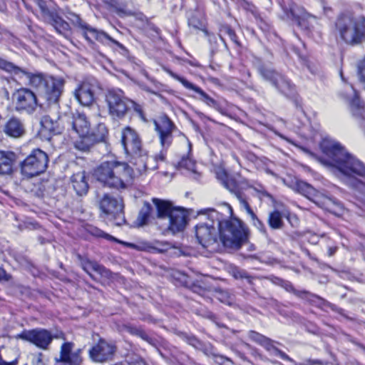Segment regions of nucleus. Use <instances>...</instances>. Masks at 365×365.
I'll return each mask as SVG.
<instances>
[{
	"instance_id": "nucleus-1",
	"label": "nucleus",
	"mask_w": 365,
	"mask_h": 365,
	"mask_svg": "<svg viewBox=\"0 0 365 365\" xmlns=\"http://www.w3.org/2000/svg\"><path fill=\"white\" fill-rule=\"evenodd\" d=\"M320 148L327 160L320 159V162L330 166L346 177V183L352 187L361 191L364 190L365 184L356 178H351L352 175H365V165L359 160L348 154L340 143L325 138Z\"/></svg>"
},
{
	"instance_id": "nucleus-2",
	"label": "nucleus",
	"mask_w": 365,
	"mask_h": 365,
	"mask_svg": "<svg viewBox=\"0 0 365 365\" xmlns=\"http://www.w3.org/2000/svg\"><path fill=\"white\" fill-rule=\"evenodd\" d=\"M93 175L104 186L120 190L127 188L131 183L133 170L128 163L113 160L101 163L95 169Z\"/></svg>"
},
{
	"instance_id": "nucleus-3",
	"label": "nucleus",
	"mask_w": 365,
	"mask_h": 365,
	"mask_svg": "<svg viewBox=\"0 0 365 365\" xmlns=\"http://www.w3.org/2000/svg\"><path fill=\"white\" fill-rule=\"evenodd\" d=\"M153 123L162 150L155 158L148 157L146 153V158H144L145 161L141 159L134 160V165L140 175L145 173L147 170L157 169L158 166L155 165L157 160L164 161L165 160L167 150L173 142V131L176 128L173 121L165 115L159 116L154 120Z\"/></svg>"
},
{
	"instance_id": "nucleus-4",
	"label": "nucleus",
	"mask_w": 365,
	"mask_h": 365,
	"mask_svg": "<svg viewBox=\"0 0 365 365\" xmlns=\"http://www.w3.org/2000/svg\"><path fill=\"white\" fill-rule=\"evenodd\" d=\"M210 217L216 220V225L220 234V240L229 248L239 249L247 241V235L242 222L236 217L224 220L220 210H210Z\"/></svg>"
},
{
	"instance_id": "nucleus-5",
	"label": "nucleus",
	"mask_w": 365,
	"mask_h": 365,
	"mask_svg": "<svg viewBox=\"0 0 365 365\" xmlns=\"http://www.w3.org/2000/svg\"><path fill=\"white\" fill-rule=\"evenodd\" d=\"M336 28L341 39L347 44L355 46L365 41V18L351 14L340 16Z\"/></svg>"
},
{
	"instance_id": "nucleus-6",
	"label": "nucleus",
	"mask_w": 365,
	"mask_h": 365,
	"mask_svg": "<svg viewBox=\"0 0 365 365\" xmlns=\"http://www.w3.org/2000/svg\"><path fill=\"white\" fill-rule=\"evenodd\" d=\"M213 208L202 209L197 212L199 215L205 216V221L195 225V236L199 244L210 252L218 249L220 234L216 225V220L209 216L208 212Z\"/></svg>"
},
{
	"instance_id": "nucleus-7",
	"label": "nucleus",
	"mask_w": 365,
	"mask_h": 365,
	"mask_svg": "<svg viewBox=\"0 0 365 365\" xmlns=\"http://www.w3.org/2000/svg\"><path fill=\"white\" fill-rule=\"evenodd\" d=\"M153 202L157 210V217L168 220V228L173 233L181 232L185 227L187 214L180 207H175L165 200L153 198Z\"/></svg>"
},
{
	"instance_id": "nucleus-8",
	"label": "nucleus",
	"mask_w": 365,
	"mask_h": 365,
	"mask_svg": "<svg viewBox=\"0 0 365 365\" xmlns=\"http://www.w3.org/2000/svg\"><path fill=\"white\" fill-rule=\"evenodd\" d=\"M97 202L101 213L114 224L120 226L125 223L124 204L122 198L109 193L98 195Z\"/></svg>"
},
{
	"instance_id": "nucleus-9",
	"label": "nucleus",
	"mask_w": 365,
	"mask_h": 365,
	"mask_svg": "<svg viewBox=\"0 0 365 365\" xmlns=\"http://www.w3.org/2000/svg\"><path fill=\"white\" fill-rule=\"evenodd\" d=\"M67 18L75 26L81 29L83 36L88 41L92 42L93 40L95 39L106 45H109V43H112L122 50L125 49L122 43L113 39L104 31H98L91 27L84 22L78 15L74 13H69Z\"/></svg>"
},
{
	"instance_id": "nucleus-10",
	"label": "nucleus",
	"mask_w": 365,
	"mask_h": 365,
	"mask_svg": "<svg viewBox=\"0 0 365 365\" xmlns=\"http://www.w3.org/2000/svg\"><path fill=\"white\" fill-rule=\"evenodd\" d=\"M16 338L29 341L43 350L48 348L53 339L66 340L65 334L62 331H57L53 334L47 329L40 328L25 330L18 334Z\"/></svg>"
},
{
	"instance_id": "nucleus-11",
	"label": "nucleus",
	"mask_w": 365,
	"mask_h": 365,
	"mask_svg": "<svg viewBox=\"0 0 365 365\" xmlns=\"http://www.w3.org/2000/svg\"><path fill=\"white\" fill-rule=\"evenodd\" d=\"M47 154L40 149H36L22 162L21 165L22 174L27 178H33L43 173L48 165Z\"/></svg>"
},
{
	"instance_id": "nucleus-12",
	"label": "nucleus",
	"mask_w": 365,
	"mask_h": 365,
	"mask_svg": "<svg viewBox=\"0 0 365 365\" xmlns=\"http://www.w3.org/2000/svg\"><path fill=\"white\" fill-rule=\"evenodd\" d=\"M121 143L127 155L133 160L145 161L146 150L142 146L141 140L137 132L130 127H126L121 133Z\"/></svg>"
},
{
	"instance_id": "nucleus-13",
	"label": "nucleus",
	"mask_w": 365,
	"mask_h": 365,
	"mask_svg": "<svg viewBox=\"0 0 365 365\" xmlns=\"http://www.w3.org/2000/svg\"><path fill=\"white\" fill-rule=\"evenodd\" d=\"M15 109L20 113L33 114L39 106L36 95L29 88H21L12 95Z\"/></svg>"
},
{
	"instance_id": "nucleus-14",
	"label": "nucleus",
	"mask_w": 365,
	"mask_h": 365,
	"mask_svg": "<svg viewBox=\"0 0 365 365\" xmlns=\"http://www.w3.org/2000/svg\"><path fill=\"white\" fill-rule=\"evenodd\" d=\"M106 101L109 113L113 118H122L128 110L130 100L124 96L123 92L120 89L109 90L106 94Z\"/></svg>"
},
{
	"instance_id": "nucleus-15",
	"label": "nucleus",
	"mask_w": 365,
	"mask_h": 365,
	"mask_svg": "<svg viewBox=\"0 0 365 365\" xmlns=\"http://www.w3.org/2000/svg\"><path fill=\"white\" fill-rule=\"evenodd\" d=\"M64 84L65 81L63 78L48 76L41 93L48 103H56L63 91Z\"/></svg>"
},
{
	"instance_id": "nucleus-16",
	"label": "nucleus",
	"mask_w": 365,
	"mask_h": 365,
	"mask_svg": "<svg viewBox=\"0 0 365 365\" xmlns=\"http://www.w3.org/2000/svg\"><path fill=\"white\" fill-rule=\"evenodd\" d=\"M116 351L115 346L103 339H100L98 342L89 350L90 359L98 363H103L113 359Z\"/></svg>"
},
{
	"instance_id": "nucleus-17",
	"label": "nucleus",
	"mask_w": 365,
	"mask_h": 365,
	"mask_svg": "<svg viewBox=\"0 0 365 365\" xmlns=\"http://www.w3.org/2000/svg\"><path fill=\"white\" fill-rule=\"evenodd\" d=\"M297 189L299 192L323 208L329 209L330 204L332 202L329 197L320 193L305 182H298L297 183Z\"/></svg>"
},
{
	"instance_id": "nucleus-18",
	"label": "nucleus",
	"mask_w": 365,
	"mask_h": 365,
	"mask_svg": "<svg viewBox=\"0 0 365 365\" xmlns=\"http://www.w3.org/2000/svg\"><path fill=\"white\" fill-rule=\"evenodd\" d=\"M260 73L265 80L269 81L281 93L285 95H289L291 93L292 90L291 83L280 73L271 68L264 67L260 68Z\"/></svg>"
},
{
	"instance_id": "nucleus-19",
	"label": "nucleus",
	"mask_w": 365,
	"mask_h": 365,
	"mask_svg": "<svg viewBox=\"0 0 365 365\" xmlns=\"http://www.w3.org/2000/svg\"><path fill=\"white\" fill-rule=\"evenodd\" d=\"M284 17L291 20L302 28H307V20L311 16L305 12L303 8L292 1L282 5Z\"/></svg>"
},
{
	"instance_id": "nucleus-20",
	"label": "nucleus",
	"mask_w": 365,
	"mask_h": 365,
	"mask_svg": "<svg viewBox=\"0 0 365 365\" xmlns=\"http://www.w3.org/2000/svg\"><path fill=\"white\" fill-rule=\"evenodd\" d=\"M66 123L68 129L71 128L79 136L90 133V123L83 113L78 112L71 113L67 116Z\"/></svg>"
},
{
	"instance_id": "nucleus-21",
	"label": "nucleus",
	"mask_w": 365,
	"mask_h": 365,
	"mask_svg": "<svg viewBox=\"0 0 365 365\" xmlns=\"http://www.w3.org/2000/svg\"><path fill=\"white\" fill-rule=\"evenodd\" d=\"M75 98L83 106H91L95 100V86L88 82H83L73 92Z\"/></svg>"
},
{
	"instance_id": "nucleus-22",
	"label": "nucleus",
	"mask_w": 365,
	"mask_h": 365,
	"mask_svg": "<svg viewBox=\"0 0 365 365\" xmlns=\"http://www.w3.org/2000/svg\"><path fill=\"white\" fill-rule=\"evenodd\" d=\"M168 73L169 75L173 77L174 79L180 82L186 88L190 89L196 92L200 95L199 99L205 102L207 106L217 108L218 107L217 102L208 96L205 92H204L200 87L192 84V83L187 81L185 78L180 77L178 74L173 73V71L168 70Z\"/></svg>"
},
{
	"instance_id": "nucleus-23",
	"label": "nucleus",
	"mask_w": 365,
	"mask_h": 365,
	"mask_svg": "<svg viewBox=\"0 0 365 365\" xmlns=\"http://www.w3.org/2000/svg\"><path fill=\"white\" fill-rule=\"evenodd\" d=\"M76 257L81 267L92 279H93V276L90 272V270H93L97 272L103 277L107 279H110L111 277V272L106 269L104 266L98 264L95 261H91L89 259L81 256V255H77Z\"/></svg>"
},
{
	"instance_id": "nucleus-24",
	"label": "nucleus",
	"mask_w": 365,
	"mask_h": 365,
	"mask_svg": "<svg viewBox=\"0 0 365 365\" xmlns=\"http://www.w3.org/2000/svg\"><path fill=\"white\" fill-rule=\"evenodd\" d=\"M4 133L14 138H19L25 134V127L22 121L16 118H9L4 125Z\"/></svg>"
},
{
	"instance_id": "nucleus-25",
	"label": "nucleus",
	"mask_w": 365,
	"mask_h": 365,
	"mask_svg": "<svg viewBox=\"0 0 365 365\" xmlns=\"http://www.w3.org/2000/svg\"><path fill=\"white\" fill-rule=\"evenodd\" d=\"M71 183L74 190L78 195H84L88 191V183L84 171L73 174L71 177Z\"/></svg>"
},
{
	"instance_id": "nucleus-26",
	"label": "nucleus",
	"mask_w": 365,
	"mask_h": 365,
	"mask_svg": "<svg viewBox=\"0 0 365 365\" xmlns=\"http://www.w3.org/2000/svg\"><path fill=\"white\" fill-rule=\"evenodd\" d=\"M45 21L52 25L53 28L59 34L66 36L70 31V26L68 23L64 21L56 12H52Z\"/></svg>"
},
{
	"instance_id": "nucleus-27",
	"label": "nucleus",
	"mask_w": 365,
	"mask_h": 365,
	"mask_svg": "<svg viewBox=\"0 0 365 365\" xmlns=\"http://www.w3.org/2000/svg\"><path fill=\"white\" fill-rule=\"evenodd\" d=\"M48 76V75H44L42 73H32L22 68L20 78L25 76L29 81L30 86L38 89L42 93L44 88V82L46 81Z\"/></svg>"
},
{
	"instance_id": "nucleus-28",
	"label": "nucleus",
	"mask_w": 365,
	"mask_h": 365,
	"mask_svg": "<svg viewBox=\"0 0 365 365\" xmlns=\"http://www.w3.org/2000/svg\"><path fill=\"white\" fill-rule=\"evenodd\" d=\"M73 347V343L64 342L61 346L59 359H56V362H63L69 364H72L76 362L73 359L74 354L71 353Z\"/></svg>"
},
{
	"instance_id": "nucleus-29",
	"label": "nucleus",
	"mask_w": 365,
	"mask_h": 365,
	"mask_svg": "<svg viewBox=\"0 0 365 365\" xmlns=\"http://www.w3.org/2000/svg\"><path fill=\"white\" fill-rule=\"evenodd\" d=\"M41 133L45 135L56 134L59 133L58 130V122L51 118L48 115H44L41 120Z\"/></svg>"
},
{
	"instance_id": "nucleus-30",
	"label": "nucleus",
	"mask_w": 365,
	"mask_h": 365,
	"mask_svg": "<svg viewBox=\"0 0 365 365\" xmlns=\"http://www.w3.org/2000/svg\"><path fill=\"white\" fill-rule=\"evenodd\" d=\"M215 174L217 178L220 180L222 184L230 192H234L237 189V183L232 179L230 178L225 169L218 168L215 170Z\"/></svg>"
},
{
	"instance_id": "nucleus-31",
	"label": "nucleus",
	"mask_w": 365,
	"mask_h": 365,
	"mask_svg": "<svg viewBox=\"0 0 365 365\" xmlns=\"http://www.w3.org/2000/svg\"><path fill=\"white\" fill-rule=\"evenodd\" d=\"M13 153L0 151V175H8L12 170Z\"/></svg>"
},
{
	"instance_id": "nucleus-32",
	"label": "nucleus",
	"mask_w": 365,
	"mask_h": 365,
	"mask_svg": "<svg viewBox=\"0 0 365 365\" xmlns=\"http://www.w3.org/2000/svg\"><path fill=\"white\" fill-rule=\"evenodd\" d=\"M267 223L273 230L282 229L284 225L282 213L278 210L271 212L268 216Z\"/></svg>"
},
{
	"instance_id": "nucleus-33",
	"label": "nucleus",
	"mask_w": 365,
	"mask_h": 365,
	"mask_svg": "<svg viewBox=\"0 0 365 365\" xmlns=\"http://www.w3.org/2000/svg\"><path fill=\"white\" fill-rule=\"evenodd\" d=\"M122 331H127L130 334L138 336L145 341L151 343V339L147 333L140 327H134L130 324H123L121 327Z\"/></svg>"
},
{
	"instance_id": "nucleus-34",
	"label": "nucleus",
	"mask_w": 365,
	"mask_h": 365,
	"mask_svg": "<svg viewBox=\"0 0 365 365\" xmlns=\"http://www.w3.org/2000/svg\"><path fill=\"white\" fill-rule=\"evenodd\" d=\"M122 331H127L130 334L138 336L145 341L151 343V339L147 333L140 327H134L130 324H123L121 327Z\"/></svg>"
},
{
	"instance_id": "nucleus-35",
	"label": "nucleus",
	"mask_w": 365,
	"mask_h": 365,
	"mask_svg": "<svg viewBox=\"0 0 365 365\" xmlns=\"http://www.w3.org/2000/svg\"><path fill=\"white\" fill-rule=\"evenodd\" d=\"M122 331H127L130 334L138 336L145 341L151 343V339L147 333L140 327H134L130 324H123L121 327Z\"/></svg>"
},
{
	"instance_id": "nucleus-36",
	"label": "nucleus",
	"mask_w": 365,
	"mask_h": 365,
	"mask_svg": "<svg viewBox=\"0 0 365 365\" xmlns=\"http://www.w3.org/2000/svg\"><path fill=\"white\" fill-rule=\"evenodd\" d=\"M151 211V206L148 202H145L140 209L136 219V225L139 227L143 226L148 223L150 214Z\"/></svg>"
},
{
	"instance_id": "nucleus-37",
	"label": "nucleus",
	"mask_w": 365,
	"mask_h": 365,
	"mask_svg": "<svg viewBox=\"0 0 365 365\" xmlns=\"http://www.w3.org/2000/svg\"><path fill=\"white\" fill-rule=\"evenodd\" d=\"M108 135V129L103 123H99L91 133L90 136L93 142L98 143L103 141Z\"/></svg>"
},
{
	"instance_id": "nucleus-38",
	"label": "nucleus",
	"mask_w": 365,
	"mask_h": 365,
	"mask_svg": "<svg viewBox=\"0 0 365 365\" xmlns=\"http://www.w3.org/2000/svg\"><path fill=\"white\" fill-rule=\"evenodd\" d=\"M79 137L81 139L75 143V147L79 150L87 151L95 143L93 142L90 133Z\"/></svg>"
},
{
	"instance_id": "nucleus-39",
	"label": "nucleus",
	"mask_w": 365,
	"mask_h": 365,
	"mask_svg": "<svg viewBox=\"0 0 365 365\" xmlns=\"http://www.w3.org/2000/svg\"><path fill=\"white\" fill-rule=\"evenodd\" d=\"M0 68L7 72L11 73L18 77H21V72L22 68L16 66L12 63L6 61L0 58Z\"/></svg>"
},
{
	"instance_id": "nucleus-40",
	"label": "nucleus",
	"mask_w": 365,
	"mask_h": 365,
	"mask_svg": "<svg viewBox=\"0 0 365 365\" xmlns=\"http://www.w3.org/2000/svg\"><path fill=\"white\" fill-rule=\"evenodd\" d=\"M216 297L221 302L230 306L235 302V296L226 290H217L216 292Z\"/></svg>"
},
{
	"instance_id": "nucleus-41",
	"label": "nucleus",
	"mask_w": 365,
	"mask_h": 365,
	"mask_svg": "<svg viewBox=\"0 0 365 365\" xmlns=\"http://www.w3.org/2000/svg\"><path fill=\"white\" fill-rule=\"evenodd\" d=\"M178 167L193 173L195 172V162L189 155L182 157L178 163Z\"/></svg>"
},
{
	"instance_id": "nucleus-42",
	"label": "nucleus",
	"mask_w": 365,
	"mask_h": 365,
	"mask_svg": "<svg viewBox=\"0 0 365 365\" xmlns=\"http://www.w3.org/2000/svg\"><path fill=\"white\" fill-rule=\"evenodd\" d=\"M89 232H91V234L93 236H96V237H103V238H106L108 240H113V241H116L118 242H120V241L118 240L117 239H115L114 237L108 235V234H106V232H104L103 230L97 228V227H91V230H89Z\"/></svg>"
},
{
	"instance_id": "nucleus-43",
	"label": "nucleus",
	"mask_w": 365,
	"mask_h": 365,
	"mask_svg": "<svg viewBox=\"0 0 365 365\" xmlns=\"http://www.w3.org/2000/svg\"><path fill=\"white\" fill-rule=\"evenodd\" d=\"M233 192L235 193L237 199L238 200L241 207L246 210L247 213L249 215L253 213L254 212L252 211L247 201L245 199L242 195L240 192L237 191V189Z\"/></svg>"
},
{
	"instance_id": "nucleus-44",
	"label": "nucleus",
	"mask_w": 365,
	"mask_h": 365,
	"mask_svg": "<svg viewBox=\"0 0 365 365\" xmlns=\"http://www.w3.org/2000/svg\"><path fill=\"white\" fill-rule=\"evenodd\" d=\"M233 192L235 193L237 199L238 200L241 207L246 210L247 213L249 215L253 213L254 212L252 211L247 201L245 199L242 195L240 192L237 191V189Z\"/></svg>"
},
{
	"instance_id": "nucleus-45",
	"label": "nucleus",
	"mask_w": 365,
	"mask_h": 365,
	"mask_svg": "<svg viewBox=\"0 0 365 365\" xmlns=\"http://www.w3.org/2000/svg\"><path fill=\"white\" fill-rule=\"evenodd\" d=\"M251 218L252 222L255 227H256L262 234H267V230L263 222L259 220L255 212L249 215Z\"/></svg>"
},
{
	"instance_id": "nucleus-46",
	"label": "nucleus",
	"mask_w": 365,
	"mask_h": 365,
	"mask_svg": "<svg viewBox=\"0 0 365 365\" xmlns=\"http://www.w3.org/2000/svg\"><path fill=\"white\" fill-rule=\"evenodd\" d=\"M31 365H46L43 354L41 352L31 354Z\"/></svg>"
},
{
	"instance_id": "nucleus-47",
	"label": "nucleus",
	"mask_w": 365,
	"mask_h": 365,
	"mask_svg": "<svg viewBox=\"0 0 365 365\" xmlns=\"http://www.w3.org/2000/svg\"><path fill=\"white\" fill-rule=\"evenodd\" d=\"M232 276L238 279H247L248 282L252 284V278L247 275V274L246 273V272L245 271H242V270H240V269H233L232 270Z\"/></svg>"
},
{
	"instance_id": "nucleus-48",
	"label": "nucleus",
	"mask_w": 365,
	"mask_h": 365,
	"mask_svg": "<svg viewBox=\"0 0 365 365\" xmlns=\"http://www.w3.org/2000/svg\"><path fill=\"white\" fill-rule=\"evenodd\" d=\"M204 352H205V354L206 355L211 356L213 358L214 361L216 364H220V365L223 364L225 361H228L229 360L228 359L225 358L222 356H220L218 354H216L213 353L212 351H208L207 349H205L204 351Z\"/></svg>"
},
{
	"instance_id": "nucleus-49",
	"label": "nucleus",
	"mask_w": 365,
	"mask_h": 365,
	"mask_svg": "<svg viewBox=\"0 0 365 365\" xmlns=\"http://www.w3.org/2000/svg\"><path fill=\"white\" fill-rule=\"evenodd\" d=\"M44 20L53 12L48 9L46 2L43 0H36Z\"/></svg>"
},
{
	"instance_id": "nucleus-50",
	"label": "nucleus",
	"mask_w": 365,
	"mask_h": 365,
	"mask_svg": "<svg viewBox=\"0 0 365 365\" xmlns=\"http://www.w3.org/2000/svg\"><path fill=\"white\" fill-rule=\"evenodd\" d=\"M248 336L252 341H253L259 344H262V341L264 340V339L265 337V336H264L257 331H250L248 332Z\"/></svg>"
},
{
	"instance_id": "nucleus-51",
	"label": "nucleus",
	"mask_w": 365,
	"mask_h": 365,
	"mask_svg": "<svg viewBox=\"0 0 365 365\" xmlns=\"http://www.w3.org/2000/svg\"><path fill=\"white\" fill-rule=\"evenodd\" d=\"M260 345L264 346L267 350L272 351L274 354V349H277V348L274 346V341L266 336Z\"/></svg>"
},
{
	"instance_id": "nucleus-52",
	"label": "nucleus",
	"mask_w": 365,
	"mask_h": 365,
	"mask_svg": "<svg viewBox=\"0 0 365 365\" xmlns=\"http://www.w3.org/2000/svg\"><path fill=\"white\" fill-rule=\"evenodd\" d=\"M129 104H132L134 110L138 114L140 118L145 121V117L143 113V108L141 106L136 104L135 102L130 101Z\"/></svg>"
},
{
	"instance_id": "nucleus-53",
	"label": "nucleus",
	"mask_w": 365,
	"mask_h": 365,
	"mask_svg": "<svg viewBox=\"0 0 365 365\" xmlns=\"http://www.w3.org/2000/svg\"><path fill=\"white\" fill-rule=\"evenodd\" d=\"M285 289L287 291L293 292L295 295L298 297H303V295L306 294L307 292L305 291H297L296 290L293 286L289 283H286Z\"/></svg>"
},
{
	"instance_id": "nucleus-54",
	"label": "nucleus",
	"mask_w": 365,
	"mask_h": 365,
	"mask_svg": "<svg viewBox=\"0 0 365 365\" xmlns=\"http://www.w3.org/2000/svg\"><path fill=\"white\" fill-rule=\"evenodd\" d=\"M188 25L190 26L193 27L194 29H200L202 25V23L195 17L189 18L188 19Z\"/></svg>"
},
{
	"instance_id": "nucleus-55",
	"label": "nucleus",
	"mask_w": 365,
	"mask_h": 365,
	"mask_svg": "<svg viewBox=\"0 0 365 365\" xmlns=\"http://www.w3.org/2000/svg\"><path fill=\"white\" fill-rule=\"evenodd\" d=\"M220 210L225 212L228 216L232 215V209L231 206L227 203H224L222 205H221L220 207Z\"/></svg>"
},
{
	"instance_id": "nucleus-56",
	"label": "nucleus",
	"mask_w": 365,
	"mask_h": 365,
	"mask_svg": "<svg viewBox=\"0 0 365 365\" xmlns=\"http://www.w3.org/2000/svg\"><path fill=\"white\" fill-rule=\"evenodd\" d=\"M187 341L190 345L193 346L195 348L199 349L201 346L200 341L198 339H197L195 337H193V336L189 337L187 339Z\"/></svg>"
},
{
	"instance_id": "nucleus-57",
	"label": "nucleus",
	"mask_w": 365,
	"mask_h": 365,
	"mask_svg": "<svg viewBox=\"0 0 365 365\" xmlns=\"http://www.w3.org/2000/svg\"><path fill=\"white\" fill-rule=\"evenodd\" d=\"M274 354L279 356L284 360L292 361V359L285 353L282 352L279 349H274Z\"/></svg>"
},
{
	"instance_id": "nucleus-58",
	"label": "nucleus",
	"mask_w": 365,
	"mask_h": 365,
	"mask_svg": "<svg viewBox=\"0 0 365 365\" xmlns=\"http://www.w3.org/2000/svg\"><path fill=\"white\" fill-rule=\"evenodd\" d=\"M10 276L6 274L4 269L0 268V280L9 281Z\"/></svg>"
},
{
	"instance_id": "nucleus-59",
	"label": "nucleus",
	"mask_w": 365,
	"mask_h": 365,
	"mask_svg": "<svg viewBox=\"0 0 365 365\" xmlns=\"http://www.w3.org/2000/svg\"><path fill=\"white\" fill-rule=\"evenodd\" d=\"M116 12L118 15L120 16H128V15H130L131 14V12L130 11H125L123 9H118V8H116Z\"/></svg>"
},
{
	"instance_id": "nucleus-60",
	"label": "nucleus",
	"mask_w": 365,
	"mask_h": 365,
	"mask_svg": "<svg viewBox=\"0 0 365 365\" xmlns=\"http://www.w3.org/2000/svg\"><path fill=\"white\" fill-rule=\"evenodd\" d=\"M308 364L309 365H325V364H327V363L324 364L319 360H309Z\"/></svg>"
},
{
	"instance_id": "nucleus-61",
	"label": "nucleus",
	"mask_w": 365,
	"mask_h": 365,
	"mask_svg": "<svg viewBox=\"0 0 365 365\" xmlns=\"http://www.w3.org/2000/svg\"><path fill=\"white\" fill-rule=\"evenodd\" d=\"M364 68H365V61L364 63H362L361 66H359V75L360 76V78L361 81H364V79H363L364 78V74H363V69Z\"/></svg>"
},
{
	"instance_id": "nucleus-62",
	"label": "nucleus",
	"mask_w": 365,
	"mask_h": 365,
	"mask_svg": "<svg viewBox=\"0 0 365 365\" xmlns=\"http://www.w3.org/2000/svg\"><path fill=\"white\" fill-rule=\"evenodd\" d=\"M183 140H184L185 143L187 145L189 152H190L191 151V147H192L191 143L185 136H183Z\"/></svg>"
},
{
	"instance_id": "nucleus-63",
	"label": "nucleus",
	"mask_w": 365,
	"mask_h": 365,
	"mask_svg": "<svg viewBox=\"0 0 365 365\" xmlns=\"http://www.w3.org/2000/svg\"><path fill=\"white\" fill-rule=\"evenodd\" d=\"M227 33H228L229 36L231 37V38H232V37L235 36V34L231 29H228Z\"/></svg>"
},
{
	"instance_id": "nucleus-64",
	"label": "nucleus",
	"mask_w": 365,
	"mask_h": 365,
	"mask_svg": "<svg viewBox=\"0 0 365 365\" xmlns=\"http://www.w3.org/2000/svg\"><path fill=\"white\" fill-rule=\"evenodd\" d=\"M5 5L4 0H0V10L4 9Z\"/></svg>"
}]
</instances>
